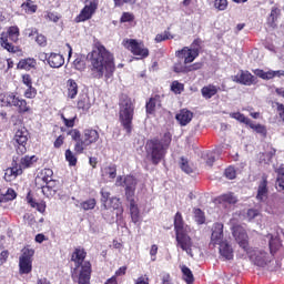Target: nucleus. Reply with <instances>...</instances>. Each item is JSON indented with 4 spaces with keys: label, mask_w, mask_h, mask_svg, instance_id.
<instances>
[{
    "label": "nucleus",
    "mask_w": 284,
    "mask_h": 284,
    "mask_svg": "<svg viewBox=\"0 0 284 284\" xmlns=\"http://www.w3.org/2000/svg\"><path fill=\"white\" fill-rule=\"evenodd\" d=\"M80 207H82V210H84L85 212H88V210H94V207H97V200L89 199L80 203Z\"/></svg>",
    "instance_id": "37998d69"
},
{
    "label": "nucleus",
    "mask_w": 284,
    "mask_h": 284,
    "mask_svg": "<svg viewBox=\"0 0 284 284\" xmlns=\"http://www.w3.org/2000/svg\"><path fill=\"white\" fill-rule=\"evenodd\" d=\"M4 103H7L9 108H18L19 114H26V112H31L28 102L17 97V94L14 93H8L7 95H4Z\"/></svg>",
    "instance_id": "0eeeda50"
},
{
    "label": "nucleus",
    "mask_w": 284,
    "mask_h": 284,
    "mask_svg": "<svg viewBox=\"0 0 284 284\" xmlns=\"http://www.w3.org/2000/svg\"><path fill=\"white\" fill-rule=\"evenodd\" d=\"M36 41H37L38 45H42V47H44L47 43V40L43 34L37 36Z\"/></svg>",
    "instance_id": "338daca9"
},
{
    "label": "nucleus",
    "mask_w": 284,
    "mask_h": 284,
    "mask_svg": "<svg viewBox=\"0 0 284 284\" xmlns=\"http://www.w3.org/2000/svg\"><path fill=\"white\" fill-rule=\"evenodd\" d=\"M268 245H270L271 254H276V251L282 245L281 244V239L278 236L271 235V240H270Z\"/></svg>",
    "instance_id": "c9c22d12"
},
{
    "label": "nucleus",
    "mask_w": 284,
    "mask_h": 284,
    "mask_svg": "<svg viewBox=\"0 0 284 284\" xmlns=\"http://www.w3.org/2000/svg\"><path fill=\"white\" fill-rule=\"evenodd\" d=\"M20 274H30L32 272V261L19 260Z\"/></svg>",
    "instance_id": "473e14b6"
},
{
    "label": "nucleus",
    "mask_w": 284,
    "mask_h": 284,
    "mask_svg": "<svg viewBox=\"0 0 284 284\" xmlns=\"http://www.w3.org/2000/svg\"><path fill=\"white\" fill-rule=\"evenodd\" d=\"M194 219L199 225H203V223H205V213H203L201 209H195Z\"/></svg>",
    "instance_id": "49530a36"
},
{
    "label": "nucleus",
    "mask_w": 284,
    "mask_h": 284,
    "mask_svg": "<svg viewBox=\"0 0 284 284\" xmlns=\"http://www.w3.org/2000/svg\"><path fill=\"white\" fill-rule=\"evenodd\" d=\"M190 233H179L175 235L176 247L182 252H185L189 256H194L192 253V247H194V242L189 235Z\"/></svg>",
    "instance_id": "1a4fd4ad"
},
{
    "label": "nucleus",
    "mask_w": 284,
    "mask_h": 284,
    "mask_svg": "<svg viewBox=\"0 0 284 284\" xmlns=\"http://www.w3.org/2000/svg\"><path fill=\"white\" fill-rule=\"evenodd\" d=\"M180 168L182 172H185L186 174H192V172H194V170L190 165V162L185 158H181Z\"/></svg>",
    "instance_id": "a19ab883"
},
{
    "label": "nucleus",
    "mask_w": 284,
    "mask_h": 284,
    "mask_svg": "<svg viewBox=\"0 0 284 284\" xmlns=\"http://www.w3.org/2000/svg\"><path fill=\"white\" fill-rule=\"evenodd\" d=\"M171 90L175 94H181V92H183V84L179 83V81H174L171 85Z\"/></svg>",
    "instance_id": "13d9d810"
},
{
    "label": "nucleus",
    "mask_w": 284,
    "mask_h": 284,
    "mask_svg": "<svg viewBox=\"0 0 284 284\" xmlns=\"http://www.w3.org/2000/svg\"><path fill=\"white\" fill-rule=\"evenodd\" d=\"M68 134L73 141H75V143H79V141H81V132L79 130L72 129L68 132Z\"/></svg>",
    "instance_id": "864d4df0"
},
{
    "label": "nucleus",
    "mask_w": 284,
    "mask_h": 284,
    "mask_svg": "<svg viewBox=\"0 0 284 284\" xmlns=\"http://www.w3.org/2000/svg\"><path fill=\"white\" fill-rule=\"evenodd\" d=\"M89 61L91 63V77L93 79H103L106 83L112 81L114 77V55L105 49V47L98 44L93 48L92 52L89 53Z\"/></svg>",
    "instance_id": "f257e3e1"
},
{
    "label": "nucleus",
    "mask_w": 284,
    "mask_h": 284,
    "mask_svg": "<svg viewBox=\"0 0 284 284\" xmlns=\"http://www.w3.org/2000/svg\"><path fill=\"white\" fill-rule=\"evenodd\" d=\"M277 112L280 115V119H282V121H284V105L281 103H277Z\"/></svg>",
    "instance_id": "774afa93"
},
{
    "label": "nucleus",
    "mask_w": 284,
    "mask_h": 284,
    "mask_svg": "<svg viewBox=\"0 0 284 284\" xmlns=\"http://www.w3.org/2000/svg\"><path fill=\"white\" fill-rule=\"evenodd\" d=\"M65 160L69 162L70 165H77V156L70 149L65 151Z\"/></svg>",
    "instance_id": "09e8293b"
},
{
    "label": "nucleus",
    "mask_w": 284,
    "mask_h": 284,
    "mask_svg": "<svg viewBox=\"0 0 284 284\" xmlns=\"http://www.w3.org/2000/svg\"><path fill=\"white\" fill-rule=\"evenodd\" d=\"M216 154H219V151L209 152L206 154V164L207 165H214V161H216Z\"/></svg>",
    "instance_id": "5fc2aeb1"
},
{
    "label": "nucleus",
    "mask_w": 284,
    "mask_h": 284,
    "mask_svg": "<svg viewBox=\"0 0 284 284\" xmlns=\"http://www.w3.org/2000/svg\"><path fill=\"white\" fill-rule=\"evenodd\" d=\"M32 256H34V250L24 247L22 250V255L20 256L19 261H31L32 262Z\"/></svg>",
    "instance_id": "a18cd8bd"
},
{
    "label": "nucleus",
    "mask_w": 284,
    "mask_h": 284,
    "mask_svg": "<svg viewBox=\"0 0 284 284\" xmlns=\"http://www.w3.org/2000/svg\"><path fill=\"white\" fill-rule=\"evenodd\" d=\"M130 21H134V16L130 12H124L121 17L122 23H130Z\"/></svg>",
    "instance_id": "e2e57ef3"
},
{
    "label": "nucleus",
    "mask_w": 284,
    "mask_h": 284,
    "mask_svg": "<svg viewBox=\"0 0 284 284\" xmlns=\"http://www.w3.org/2000/svg\"><path fill=\"white\" fill-rule=\"evenodd\" d=\"M14 199H17V192L12 189H8L6 193L0 192V205L8 203V201H14Z\"/></svg>",
    "instance_id": "c756f323"
},
{
    "label": "nucleus",
    "mask_w": 284,
    "mask_h": 284,
    "mask_svg": "<svg viewBox=\"0 0 284 284\" xmlns=\"http://www.w3.org/2000/svg\"><path fill=\"white\" fill-rule=\"evenodd\" d=\"M28 203H29V205H31V207H34L36 210H38V212H40L41 214H43V212H45V202H43V201L37 202L33 199H29Z\"/></svg>",
    "instance_id": "58836bf2"
},
{
    "label": "nucleus",
    "mask_w": 284,
    "mask_h": 284,
    "mask_svg": "<svg viewBox=\"0 0 284 284\" xmlns=\"http://www.w3.org/2000/svg\"><path fill=\"white\" fill-rule=\"evenodd\" d=\"M250 260L252 261V263H254V265H257V267H265V265H267V263L272 261L270 258V254L261 250L253 251L250 254Z\"/></svg>",
    "instance_id": "ddd939ff"
},
{
    "label": "nucleus",
    "mask_w": 284,
    "mask_h": 284,
    "mask_svg": "<svg viewBox=\"0 0 284 284\" xmlns=\"http://www.w3.org/2000/svg\"><path fill=\"white\" fill-rule=\"evenodd\" d=\"M174 230L175 235L192 232V229L183 222V215H181L180 212H178L174 217Z\"/></svg>",
    "instance_id": "a211bd4d"
},
{
    "label": "nucleus",
    "mask_w": 284,
    "mask_h": 284,
    "mask_svg": "<svg viewBox=\"0 0 284 284\" xmlns=\"http://www.w3.org/2000/svg\"><path fill=\"white\" fill-rule=\"evenodd\" d=\"M73 65H74L75 70H79L80 72L82 70H85V62L81 59H75L73 61Z\"/></svg>",
    "instance_id": "680f3d73"
},
{
    "label": "nucleus",
    "mask_w": 284,
    "mask_h": 284,
    "mask_svg": "<svg viewBox=\"0 0 284 284\" xmlns=\"http://www.w3.org/2000/svg\"><path fill=\"white\" fill-rule=\"evenodd\" d=\"M67 87H68L69 99H77V94H79V85L77 84V82L70 79L67 82Z\"/></svg>",
    "instance_id": "a878e982"
},
{
    "label": "nucleus",
    "mask_w": 284,
    "mask_h": 284,
    "mask_svg": "<svg viewBox=\"0 0 284 284\" xmlns=\"http://www.w3.org/2000/svg\"><path fill=\"white\" fill-rule=\"evenodd\" d=\"M8 36L10 41H13V43H17L19 41V28L10 27L8 30Z\"/></svg>",
    "instance_id": "79ce46f5"
},
{
    "label": "nucleus",
    "mask_w": 284,
    "mask_h": 284,
    "mask_svg": "<svg viewBox=\"0 0 284 284\" xmlns=\"http://www.w3.org/2000/svg\"><path fill=\"white\" fill-rule=\"evenodd\" d=\"M181 271H182L183 278L186 284L194 283V274H192V270H190V267L183 265V266H181Z\"/></svg>",
    "instance_id": "72a5a7b5"
},
{
    "label": "nucleus",
    "mask_w": 284,
    "mask_h": 284,
    "mask_svg": "<svg viewBox=\"0 0 284 284\" xmlns=\"http://www.w3.org/2000/svg\"><path fill=\"white\" fill-rule=\"evenodd\" d=\"M261 216V212L256 209H250L246 213L247 221H254V219Z\"/></svg>",
    "instance_id": "3c124183"
},
{
    "label": "nucleus",
    "mask_w": 284,
    "mask_h": 284,
    "mask_svg": "<svg viewBox=\"0 0 284 284\" xmlns=\"http://www.w3.org/2000/svg\"><path fill=\"white\" fill-rule=\"evenodd\" d=\"M171 143L172 134L170 133H164L161 139L149 140L145 144L146 161H150L152 165H159L165 159Z\"/></svg>",
    "instance_id": "f03ea898"
},
{
    "label": "nucleus",
    "mask_w": 284,
    "mask_h": 284,
    "mask_svg": "<svg viewBox=\"0 0 284 284\" xmlns=\"http://www.w3.org/2000/svg\"><path fill=\"white\" fill-rule=\"evenodd\" d=\"M54 172L51 169H44L40 172V175H38V181H43L47 185L49 183H52V176Z\"/></svg>",
    "instance_id": "bb28decb"
},
{
    "label": "nucleus",
    "mask_w": 284,
    "mask_h": 284,
    "mask_svg": "<svg viewBox=\"0 0 284 284\" xmlns=\"http://www.w3.org/2000/svg\"><path fill=\"white\" fill-rule=\"evenodd\" d=\"M254 74L260 79H264L266 81H270V79H274V73H272L271 71L265 72L261 69H257L254 71Z\"/></svg>",
    "instance_id": "c03bdc74"
},
{
    "label": "nucleus",
    "mask_w": 284,
    "mask_h": 284,
    "mask_svg": "<svg viewBox=\"0 0 284 284\" xmlns=\"http://www.w3.org/2000/svg\"><path fill=\"white\" fill-rule=\"evenodd\" d=\"M257 201H266L267 200V180L263 179L257 189Z\"/></svg>",
    "instance_id": "b1692460"
},
{
    "label": "nucleus",
    "mask_w": 284,
    "mask_h": 284,
    "mask_svg": "<svg viewBox=\"0 0 284 284\" xmlns=\"http://www.w3.org/2000/svg\"><path fill=\"white\" fill-rule=\"evenodd\" d=\"M237 201L239 200L236 199V196H234L233 193H226L215 199V205H220V207H224V210H230V207H232V205H235Z\"/></svg>",
    "instance_id": "dca6fc26"
},
{
    "label": "nucleus",
    "mask_w": 284,
    "mask_h": 284,
    "mask_svg": "<svg viewBox=\"0 0 284 284\" xmlns=\"http://www.w3.org/2000/svg\"><path fill=\"white\" fill-rule=\"evenodd\" d=\"M21 9L24 10L27 14H34V12H37V6L32 0H27L24 3H22Z\"/></svg>",
    "instance_id": "e433bc0d"
},
{
    "label": "nucleus",
    "mask_w": 284,
    "mask_h": 284,
    "mask_svg": "<svg viewBox=\"0 0 284 284\" xmlns=\"http://www.w3.org/2000/svg\"><path fill=\"white\" fill-rule=\"evenodd\" d=\"M36 65H37V60L32 58L20 60L18 63L19 70H30V68H36Z\"/></svg>",
    "instance_id": "7c9ffc66"
},
{
    "label": "nucleus",
    "mask_w": 284,
    "mask_h": 284,
    "mask_svg": "<svg viewBox=\"0 0 284 284\" xmlns=\"http://www.w3.org/2000/svg\"><path fill=\"white\" fill-rule=\"evenodd\" d=\"M92 108L90 103V98L88 95H81L78 100V109L83 110V112H88V110Z\"/></svg>",
    "instance_id": "c85d7f7f"
},
{
    "label": "nucleus",
    "mask_w": 284,
    "mask_h": 284,
    "mask_svg": "<svg viewBox=\"0 0 284 284\" xmlns=\"http://www.w3.org/2000/svg\"><path fill=\"white\" fill-rule=\"evenodd\" d=\"M275 187H276L277 192L284 191V173H282L277 176Z\"/></svg>",
    "instance_id": "603ef678"
},
{
    "label": "nucleus",
    "mask_w": 284,
    "mask_h": 284,
    "mask_svg": "<svg viewBox=\"0 0 284 284\" xmlns=\"http://www.w3.org/2000/svg\"><path fill=\"white\" fill-rule=\"evenodd\" d=\"M125 196L128 201H134V192L136 191V179L132 175L124 178Z\"/></svg>",
    "instance_id": "f3484780"
},
{
    "label": "nucleus",
    "mask_w": 284,
    "mask_h": 284,
    "mask_svg": "<svg viewBox=\"0 0 284 284\" xmlns=\"http://www.w3.org/2000/svg\"><path fill=\"white\" fill-rule=\"evenodd\" d=\"M201 92L204 99H212L219 92V88L214 84H209L202 88Z\"/></svg>",
    "instance_id": "393cba45"
},
{
    "label": "nucleus",
    "mask_w": 284,
    "mask_h": 284,
    "mask_svg": "<svg viewBox=\"0 0 284 284\" xmlns=\"http://www.w3.org/2000/svg\"><path fill=\"white\" fill-rule=\"evenodd\" d=\"M48 63L50 68H61L65 63V59L59 53H51L48 58Z\"/></svg>",
    "instance_id": "4be33fe9"
},
{
    "label": "nucleus",
    "mask_w": 284,
    "mask_h": 284,
    "mask_svg": "<svg viewBox=\"0 0 284 284\" xmlns=\"http://www.w3.org/2000/svg\"><path fill=\"white\" fill-rule=\"evenodd\" d=\"M230 116L231 119H235V121H239L240 123H244L245 125H252V120H250L247 116H245L241 112L230 113Z\"/></svg>",
    "instance_id": "f704fd0d"
},
{
    "label": "nucleus",
    "mask_w": 284,
    "mask_h": 284,
    "mask_svg": "<svg viewBox=\"0 0 284 284\" xmlns=\"http://www.w3.org/2000/svg\"><path fill=\"white\" fill-rule=\"evenodd\" d=\"M0 44L8 52H17V47L12 45V43L8 42V33L0 34Z\"/></svg>",
    "instance_id": "cd10ccee"
},
{
    "label": "nucleus",
    "mask_w": 284,
    "mask_h": 284,
    "mask_svg": "<svg viewBox=\"0 0 284 284\" xmlns=\"http://www.w3.org/2000/svg\"><path fill=\"white\" fill-rule=\"evenodd\" d=\"M170 39H174V36H172V33H170V31H164L163 33H158L155 36V43L169 41Z\"/></svg>",
    "instance_id": "ea45409f"
},
{
    "label": "nucleus",
    "mask_w": 284,
    "mask_h": 284,
    "mask_svg": "<svg viewBox=\"0 0 284 284\" xmlns=\"http://www.w3.org/2000/svg\"><path fill=\"white\" fill-rule=\"evenodd\" d=\"M49 21H53V23H58L59 19H61V16L59 13H54V12H49L47 14Z\"/></svg>",
    "instance_id": "0e129e2a"
},
{
    "label": "nucleus",
    "mask_w": 284,
    "mask_h": 284,
    "mask_svg": "<svg viewBox=\"0 0 284 284\" xmlns=\"http://www.w3.org/2000/svg\"><path fill=\"white\" fill-rule=\"evenodd\" d=\"M274 154H276V150L275 149H271L268 152L265 153H261L260 154V163H271L272 159L274 158Z\"/></svg>",
    "instance_id": "4c0bfd02"
},
{
    "label": "nucleus",
    "mask_w": 284,
    "mask_h": 284,
    "mask_svg": "<svg viewBox=\"0 0 284 284\" xmlns=\"http://www.w3.org/2000/svg\"><path fill=\"white\" fill-rule=\"evenodd\" d=\"M99 3L97 0H87L84 8L81 10L80 14L75 18L77 23H81V21H88L92 19V14L97 12V8Z\"/></svg>",
    "instance_id": "f8f14e48"
},
{
    "label": "nucleus",
    "mask_w": 284,
    "mask_h": 284,
    "mask_svg": "<svg viewBox=\"0 0 284 284\" xmlns=\"http://www.w3.org/2000/svg\"><path fill=\"white\" fill-rule=\"evenodd\" d=\"M13 142H14V146L17 148V153L26 154V152H28V149L26 148V145H28V130L19 129L16 132Z\"/></svg>",
    "instance_id": "9b49d317"
},
{
    "label": "nucleus",
    "mask_w": 284,
    "mask_h": 284,
    "mask_svg": "<svg viewBox=\"0 0 284 284\" xmlns=\"http://www.w3.org/2000/svg\"><path fill=\"white\" fill-rule=\"evenodd\" d=\"M120 111L119 118L120 123L125 130L126 134L132 133V121L134 119V103L128 95H121L119 102Z\"/></svg>",
    "instance_id": "20e7f679"
},
{
    "label": "nucleus",
    "mask_w": 284,
    "mask_h": 284,
    "mask_svg": "<svg viewBox=\"0 0 284 284\" xmlns=\"http://www.w3.org/2000/svg\"><path fill=\"white\" fill-rule=\"evenodd\" d=\"M106 174L109 175V179H116V166L110 165L105 169Z\"/></svg>",
    "instance_id": "052dcab7"
},
{
    "label": "nucleus",
    "mask_w": 284,
    "mask_h": 284,
    "mask_svg": "<svg viewBox=\"0 0 284 284\" xmlns=\"http://www.w3.org/2000/svg\"><path fill=\"white\" fill-rule=\"evenodd\" d=\"M219 245H220L219 252H220L221 258H223V261H232V258H234V248H232V245H230L227 241L222 242Z\"/></svg>",
    "instance_id": "aec40b11"
},
{
    "label": "nucleus",
    "mask_w": 284,
    "mask_h": 284,
    "mask_svg": "<svg viewBox=\"0 0 284 284\" xmlns=\"http://www.w3.org/2000/svg\"><path fill=\"white\" fill-rule=\"evenodd\" d=\"M194 118V113L187 109H182L176 115V121L180 122V125H187L190 121Z\"/></svg>",
    "instance_id": "412c9836"
},
{
    "label": "nucleus",
    "mask_w": 284,
    "mask_h": 284,
    "mask_svg": "<svg viewBox=\"0 0 284 284\" xmlns=\"http://www.w3.org/2000/svg\"><path fill=\"white\" fill-rule=\"evenodd\" d=\"M214 8L223 12V10H227V0H215Z\"/></svg>",
    "instance_id": "8fccbe9b"
},
{
    "label": "nucleus",
    "mask_w": 284,
    "mask_h": 284,
    "mask_svg": "<svg viewBox=\"0 0 284 284\" xmlns=\"http://www.w3.org/2000/svg\"><path fill=\"white\" fill-rule=\"evenodd\" d=\"M175 57L178 59H184V65H187V63H192L196 57H199V48H187L184 47L182 50L176 51Z\"/></svg>",
    "instance_id": "4468645a"
},
{
    "label": "nucleus",
    "mask_w": 284,
    "mask_h": 284,
    "mask_svg": "<svg viewBox=\"0 0 284 284\" xmlns=\"http://www.w3.org/2000/svg\"><path fill=\"white\" fill-rule=\"evenodd\" d=\"M226 241L223 235V223H214L211 234V245H221V243H225Z\"/></svg>",
    "instance_id": "2eb2a0df"
},
{
    "label": "nucleus",
    "mask_w": 284,
    "mask_h": 284,
    "mask_svg": "<svg viewBox=\"0 0 284 284\" xmlns=\"http://www.w3.org/2000/svg\"><path fill=\"white\" fill-rule=\"evenodd\" d=\"M99 131L94 129H85L82 133L81 140H79L75 145L74 150L77 154H83V151L99 141Z\"/></svg>",
    "instance_id": "39448f33"
},
{
    "label": "nucleus",
    "mask_w": 284,
    "mask_h": 284,
    "mask_svg": "<svg viewBox=\"0 0 284 284\" xmlns=\"http://www.w3.org/2000/svg\"><path fill=\"white\" fill-rule=\"evenodd\" d=\"M233 81L236 83H242V85H252L255 83L256 78H254V75H252V73L248 71H241L234 77Z\"/></svg>",
    "instance_id": "6ab92c4d"
},
{
    "label": "nucleus",
    "mask_w": 284,
    "mask_h": 284,
    "mask_svg": "<svg viewBox=\"0 0 284 284\" xmlns=\"http://www.w3.org/2000/svg\"><path fill=\"white\" fill-rule=\"evenodd\" d=\"M281 14V10L278 8H272L271 14L268 17V23L274 26L276 22V19H278V16Z\"/></svg>",
    "instance_id": "de8ad7c7"
},
{
    "label": "nucleus",
    "mask_w": 284,
    "mask_h": 284,
    "mask_svg": "<svg viewBox=\"0 0 284 284\" xmlns=\"http://www.w3.org/2000/svg\"><path fill=\"white\" fill-rule=\"evenodd\" d=\"M130 203V213L133 223H139V206L134 200H129Z\"/></svg>",
    "instance_id": "2f4dec72"
},
{
    "label": "nucleus",
    "mask_w": 284,
    "mask_h": 284,
    "mask_svg": "<svg viewBox=\"0 0 284 284\" xmlns=\"http://www.w3.org/2000/svg\"><path fill=\"white\" fill-rule=\"evenodd\" d=\"M160 105H161V98L159 97L151 98L145 105L146 113L154 114V112H156V108H159Z\"/></svg>",
    "instance_id": "5701e85b"
},
{
    "label": "nucleus",
    "mask_w": 284,
    "mask_h": 284,
    "mask_svg": "<svg viewBox=\"0 0 284 284\" xmlns=\"http://www.w3.org/2000/svg\"><path fill=\"white\" fill-rule=\"evenodd\" d=\"M85 250L75 248L71 261L77 264V267L73 270L72 278L78 280V284H90V276L92 275V264L85 261Z\"/></svg>",
    "instance_id": "7ed1b4c3"
},
{
    "label": "nucleus",
    "mask_w": 284,
    "mask_h": 284,
    "mask_svg": "<svg viewBox=\"0 0 284 284\" xmlns=\"http://www.w3.org/2000/svg\"><path fill=\"white\" fill-rule=\"evenodd\" d=\"M24 97L27 99H34V97H37V89L31 87H28V89L24 92Z\"/></svg>",
    "instance_id": "bf43d9fd"
},
{
    "label": "nucleus",
    "mask_w": 284,
    "mask_h": 284,
    "mask_svg": "<svg viewBox=\"0 0 284 284\" xmlns=\"http://www.w3.org/2000/svg\"><path fill=\"white\" fill-rule=\"evenodd\" d=\"M22 82L24 83V85H27V88L32 87V78L30 77V74L22 75Z\"/></svg>",
    "instance_id": "69168bd1"
},
{
    "label": "nucleus",
    "mask_w": 284,
    "mask_h": 284,
    "mask_svg": "<svg viewBox=\"0 0 284 284\" xmlns=\"http://www.w3.org/2000/svg\"><path fill=\"white\" fill-rule=\"evenodd\" d=\"M123 45L126 50H130L132 54L140 57V59H146V57H150V50H148L145 44L142 42H136V40H125Z\"/></svg>",
    "instance_id": "6e6552de"
},
{
    "label": "nucleus",
    "mask_w": 284,
    "mask_h": 284,
    "mask_svg": "<svg viewBox=\"0 0 284 284\" xmlns=\"http://www.w3.org/2000/svg\"><path fill=\"white\" fill-rule=\"evenodd\" d=\"M224 176H226V179H230L231 181L233 179H236V170H234L233 166H229L225 171H224Z\"/></svg>",
    "instance_id": "4d7b16f0"
},
{
    "label": "nucleus",
    "mask_w": 284,
    "mask_h": 284,
    "mask_svg": "<svg viewBox=\"0 0 284 284\" xmlns=\"http://www.w3.org/2000/svg\"><path fill=\"white\" fill-rule=\"evenodd\" d=\"M38 160L39 159L36 155H26L21 158L19 165H16L6 171V176H13L14 179H17V176L23 174V170L32 168V165H34V163H37Z\"/></svg>",
    "instance_id": "423d86ee"
},
{
    "label": "nucleus",
    "mask_w": 284,
    "mask_h": 284,
    "mask_svg": "<svg viewBox=\"0 0 284 284\" xmlns=\"http://www.w3.org/2000/svg\"><path fill=\"white\" fill-rule=\"evenodd\" d=\"M61 119L67 128H74V121L77 119V115L73 118H65V115L61 114Z\"/></svg>",
    "instance_id": "6e6d98bb"
},
{
    "label": "nucleus",
    "mask_w": 284,
    "mask_h": 284,
    "mask_svg": "<svg viewBox=\"0 0 284 284\" xmlns=\"http://www.w3.org/2000/svg\"><path fill=\"white\" fill-rule=\"evenodd\" d=\"M232 234L236 241V243L240 245V247H242V250H244V252H248L250 251V242H248V237H247V232L245 231V229H243V226L241 225H235L232 229Z\"/></svg>",
    "instance_id": "9d476101"
}]
</instances>
